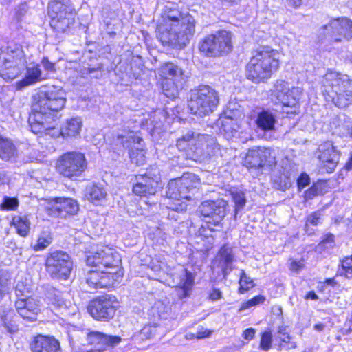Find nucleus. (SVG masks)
Masks as SVG:
<instances>
[{"label":"nucleus","mask_w":352,"mask_h":352,"mask_svg":"<svg viewBox=\"0 0 352 352\" xmlns=\"http://www.w3.org/2000/svg\"><path fill=\"white\" fill-rule=\"evenodd\" d=\"M217 124L228 138L234 136L239 129L237 120L232 118L228 113H226L224 116L219 118L217 121Z\"/></svg>","instance_id":"nucleus-30"},{"label":"nucleus","mask_w":352,"mask_h":352,"mask_svg":"<svg viewBox=\"0 0 352 352\" xmlns=\"http://www.w3.org/2000/svg\"><path fill=\"white\" fill-rule=\"evenodd\" d=\"M319 32L323 37L328 35L333 42L349 41L352 39V21L346 17L331 19L320 28Z\"/></svg>","instance_id":"nucleus-16"},{"label":"nucleus","mask_w":352,"mask_h":352,"mask_svg":"<svg viewBox=\"0 0 352 352\" xmlns=\"http://www.w3.org/2000/svg\"><path fill=\"white\" fill-rule=\"evenodd\" d=\"M32 352H60L59 342L53 337L38 335L30 344Z\"/></svg>","instance_id":"nucleus-27"},{"label":"nucleus","mask_w":352,"mask_h":352,"mask_svg":"<svg viewBox=\"0 0 352 352\" xmlns=\"http://www.w3.org/2000/svg\"><path fill=\"white\" fill-rule=\"evenodd\" d=\"M194 283L195 276L192 272L185 270L184 274L181 276L178 285L179 295L181 298L188 297L190 295Z\"/></svg>","instance_id":"nucleus-31"},{"label":"nucleus","mask_w":352,"mask_h":352,"mask_svg":"<svg viewBox=\"0 0 352 352\" xmlns=\"http://www.w3.org/2000/svg\"><path fill=\"white\" fill-rule=\"evenodd\" d=\"M19 206V201L15 197H4L0 206L4 210H14Z\"/></svg>","instance_id":"nucleus-43"},{"label":"nucleus","mask_w":352,"mask_h":352,"mask_svg":"<svg viewBox=\"0 0 352 352\" xmlns=\"http://www.w3.org/2000/svg\"><path fill=\"white\" fill-rule=\"evenodd\" d=\"M239 284L240 287L239 289V292L241 294L249 290L254 286L252 279L248 277L243 270H242L241 273Z\"/></svg>","instance_id":"nucleus-42"},{"label":"nucleus","mask_w":352,"mask_h":352,"mask_svg":"<svg viewBox=\"0 0 352 352\" xmlns=\"http://www.w3.org/2000/svg\"><path fill=\"white\" fill-rule=\"evenodd\" d=\"M25 60L21 52L0 56V76L6 80L17 77L24 67Z\"/></svg>","instance_id":"nucleus-20"},{"label":"nucleus","mask_w":352,"mask_h":352,"mask_svg":"<svg viewBox=\"0 0 352 352\" xmlns=\"http://www.w3.org/2000/svg\"><path fill=\"white\" fill-rule=\"evenodd\" d=\"M137 182L133 186V192L138 196L155 195L159 186V178L139 175L136 177Z\"/></svg>","instance_id":"nucleus-26"},{"label":"nucleus","mask_w":352,"mask_h":352,"mask_svg":"<svg viewBox=\"0 0 352 352\" xmlns=\"http://www.w3.org/2000/svg\"><path fill=\"white\" fill-rule=\"evenodd\" d=\"M1 325L9 333H14L18 331V326L13 320L11 313L3 314L1 317Z\"/></svg>","instance_id":"nucleus-39"},{"label":"nucleus","mask_w":352,"mask_h":352,"mask_svg":"<svg viewBox=\"0 0 352 352\" xmlns=\"http://www.w3.org/2000/svg\"><path fill=\"white\" fill-rule=\"evenodd\" d=\"M345 168L348 170H352V153H351V157H350L349 161L347 162V163L345 165Z\"/></svg>","instance_id":"nucleus-61"},{"label":"nucleus","mask_w":352,"mask_h":352,"mask_svg":"<svg viewBox=\"0 0 352 352\" xmlns=\"http://www.w3.org/2000/svg\"><path fill=\"white\" fill-rule=\"evenodd\" d=\"M16 150L13 143L0 136V158L9 160L15 157Z\"/></svg>","instance_id":"nucleus-34"},{"label":"nucleus","mask_w":352,"mask_h":352,"mask_svg":"<svg viewBox=\"0 0 352 352\" xmlns=\"http://www.w3.org/2000/svg\"><path fill=\"white\" fill-rule=\"evenodd\" d=\"M86 342L87 345L91 346V348L80 349L79 352H106L109 349L119 344L121 338L98 331L88 330L86 333Z\"/></svg>","instance_id":"nucleus-17"},{"label":"nucleus","mask_w":352,"mask_h":352,"mask_svg":"<svg viewBox=\"0 0 352 352\" xmlns=\"http://www.w3.org/2000/svg\"><path fill=\"white\" fill-rule=\"evenodd\" d=\"M217 258L222 268L224 276H226L232 270V263L233 261V256L232 250L226 246L222 247L219 250Z\"/></svg>","instance_id":"nucleus-32"},{"label":"nucleus","mask_w":352,"mask_h":352,"mask_svg":"<svg viewBox=\"0 0 352 352\" xmlns=\"http://www.w3.org/2000/svg\"><path fill=\"white\" fill-rule=\"evenodd\" d=\"M159 74L164 79L162 83L164 94L168 98L178 96V84L183 80L182 69L173 63H165L159 69Z\"/></svg>","instance_id":"nucleus-14"},{"label":"nucleus","mask_w":352,"mask_h":352,"mask_svg":"<svg viewBox=\"0 0 352 352\" xmlns=\"http://www.w3.org/2000/svg\"><path fill=\"white\" fill-rule=\"evenodd\" d=\"M232 199L235 204L234 218L236 219L239 212L244 208L246 204L245 194L241 191L232 192Z\"/></svg>","instance_id":"nucleus-38"},{"label":"nucleus","mask_w":352,"mask_h":352,"mask_svg":"<svg viewBox=\"0 0 352 352\" xmlns=\"http://www.w3.org/2000/svg\"><path fill=\"white\" fill-rule=\"evenodd\" d=\"M41 64L44 69L47 72H54L56 71L55 64L50 62L47 58H43Z\"/></svg>","instance_id":"nucleus-52"},{"label":"nucleus","mask_w":352,"mask_h":352,"mask_svg":"<svg viewBox=\"0 0 352 352\" xmlns=\"http://www.w3.org/2000/svg\"><path fill=\"white\" fill-rule=\"evenodd\" d=\"M303 0H287L288 4L294 8H298L302 3Z\"/></svg>","instance_id":"nucleus-58"},{"label":"nucleus","mask_w":352,"mask_h":352,"mask_svg":"<svg viewBox=\"0 0 352 352\" xmlns=\"http://www.w3.org/2000/svg\"><path fill=\"white\" fill-rule=\"evenodd\" d=\"M305 299H311L316 300L318 299V296L314 291H310L305 296Z\"/></svg>","instance_id":"nucleus-59"},{"label":"nucleus","mask_w":352,"mask_h":352,"mask_svg":"<svg viewBox=\"0 0 352 352\" xmlns=\"http://www.w3.org/2000/svg\"><path fill=\"white\" fill-rule=\"evenodd\" d=\"M45 210L47 214L54 217L67 218L77 214L79 205L74 199L56 197L47 201Z\"/></svg>","instance_id":"nucleus-18"},{"label":"nucleus","mask_w":352,"mask_h":352,"mask_svg":"<svg viewBox=\"0 0 352 352\" xmlns=\"http://www.w3.org/2000/svg\"><path fill=\"white\" fill-rule=\"evenodd\" d=\"M65 102V91L59 86H52L34 94L28 120L31 131L35 134L51 135V131L55 129L58 111L64 108ZM82 126L80 118H72L67 120L60 132L52 133V135L60 133L65 138H76L80 134Z\"/></svg>","instance_id":"nucleus-1"},{"label":"nucleus","mask_w":352,"mask_h":352,"mask_svg":"<svg viewBox=\"0 0 352 352\" xmlns=\"http://www.w3.org/2000/svg\"><path fill=\"white\" fill-rule=\"evenodd\" d=\"M176 146L190 159L200 162L210 159L219 150L214 136L195 130L188 131L177 140Z\"/></svg>","instance_id":"nucleus-4"},{"label":"nucleus","mask_w":352,"mask_h":352,"mask_svg":"<svg viewBox=\"0 0 352 352\" xmlns=\"http://www.w3.org/2000/svg\"><path fill=\"white\" fill-rule=\"evenodd\" d=\"M47 76L44 74L38 64L30 63L26 67L25 77L15 83V88L21 91L24 88L45 80Z\"/></svg>","instance_id":"nucleus-25"},{"label":"nucleus","mask_w":352,"mask_h":352,"mask_svg":"<svg viewBox=\"0 0 352 352\" xmlns=\"http://www.w3.org/2000/svg\"><path fill=\"white\" fill-rule=\"evenodd\" d=\"M324 328V325L322 323L316 324L314 325V329L317 331H322Z\"/></svg>","instance_id":"nucleus-62"},{"label":"nucleus","mask_w":352,"mask_h":352,"mask_svg":"<svg viewBox=\"0 0 352 352\" xmlns=\"http://www.w3.org/2000/svg\"><path fill=\"white\" fill-rule=\"evenodd\" d=\"M209 298L212 301L218 300L222 298V292L219 289L213 288Z\"/></svg>","instance_id":"nucleus-55"},{"label":"nucleus","mask_w":352,"mask_h":352,"mask_svg":"<svg viewBox=\"0 0 352 352\" xmlns=\"http://www.w3.org/2000/svg\"><path fill=\"white\" fill-rule=\"evenodd\" d=\"M316 195V190L314 188H309L306 192H305V197L309 199H311L313 197H314Z\"/></svg>","instance_id":"nucleus-60"},{"label":"nucleus","mask_w":352,"mask_h":352,"mask_svg":"<svg viewBox=\"0 0 352 352\" xmlns=\"http://www.w3.org/2000/svg\"><path fill=\"white\" fill-rule=\"evenodd\" d=\"M272 335L270 331L263 333L259 347L263 351H267L272 347Z\"/></svg>","instance_id":"nucleus-44"},{"label":"nucleus","mask_w":352,"mask_h":352,"mask_svg":"<svg viewBox=\"0 0 352 352\" xmlns=\"http://www.w3.org/2000/svg\"><path fill=\"white\" fill-rule=\"evenodd\" d=\"M325 283L329 285H334L336 283L334 278H327L325 280Z\"/></svg>","instance_id":"nucleus-63"},{"label":"nucleus","mask_w":352,"mask_h":352,"mask_svg":"<svg viewBox=\"0 0 352 352\" xmlns=\"http://www.w3.org/2000/svg\"><path fill=\"white\" fill-rule=\"evenodd\" d=\"M106 190L98 186L91 184L86 188L87 199L95 204L102 202L106 197Z\"/></svg>","instance_id":"nucleus-33"},{"label":"nucleus","mask_w":352,"mask_h":352,"mask_svg":"<svg viewBox=\"0 0 352 352\" xmlns=\"http://www.w3.org/2000/svg\"><path fill=\"white\" fill-rule=\"evenodd\" d=\"M73 267V261L66 252L56 250L48 253L45 259V270L53 278L67 279Z\"/></svg>","instance_id":"nucleus-11"},{"label":"nucleus","mask_w":352,"mask_h":352,"mask_svg":"<svg viewBox=\"0 0 352 352\" xmlns=\"http://www.w3.org/2000/svg\"><path fill=\"white\" fill-rule=\"evenodd\" d=\"M227 202L223 199L206 201L199 207V212L205 218V225L199 230L201 234L206 229L211 232L217 230L214 227H220L221 222L226 215Z\"/></svg>","instance_id":"nucleus-10"},{"label":"nucleus","mask_w":352,"mask_h":352,"mask_svg":"<svg viewBox=\"0 0 352 352\" xmlns=\"http://www.w3.org/2000/svg\"><path fill=\"white\" fill-rule=\"evenodd\" d=\"M87 168L84 154L71 151L61 155L56 162L57 171L65 177L73 179L82 175Z\"/></svg>","instance_id":"nucleus-8"},{"label":"nucleus","mask_w":352,"mask_h":352,"mask_svg":"<svg viewBox=\"0 0 352 352\" xmlns=\"http://www.w3.org/2000/svg\"><path fill=\"white\" fill-rule=\"evenodd\" d=\"M232 49V34L224 30L206 36L199 43V50L207 57L223 56Z\"/></svg>","instance_id":"nucleus-7"},{"label":"nucleus","mask_w":352,"mask_h":352,"mask_svg":"<svg viewBox=\"0 0 352 352\" xmlns=\"http://www.w3.org/2000/svg\"><path fill=\"white\" fill-rule=\"evenodd\" d=\"M322 83L327 101L339 108L346 107L352 101V79L348 75L330 71L324 74Z\"/></svg>","instance_id":"nucleus-5"},{"label":"nucleus","mask_w":352,"mask_h":352,"mask_svg":"<svg viewBox=\"0 0 352 352\" xmlns=\"http://www.w3.org/2000/svg\"><path fill=\"white\" fill-rule=\"evenodd\" d=\"M12 224L15 227L17 233L21 236H26L30 232V223L25 217H14Z\"/></svg>","instance_id":"nucleus-36"},{"label":"nucleus","mask_w":352,"mask_h":352,"mask_svg":"<svg viewBox=\"0 0 352 352\" xmlns=\"http://www.w3.org/2000/svg\"><path fill=\"white\" fill-rule=\"evenodd\" d=\"M52 238L50 234L43 232L41 233L36 241V243L33 246L35 251H40L45 249L52 243Z\"/></svg>","instance_id":"nucleus-40"},{"label":"nucleus","mask_w":352,"mask_h":352,"mask_svg":"<svg viewBox=\"0 0 352 352\" xmlns=\"http://www.w3.org/2000/svg\"><path fill=\"white\" fill-rule=\"evenodd\" d=\"M151 238L155 240L156 243H163L166 239V234L160 228L156 230L151 234Z\"/></svg>","instance_id":"nucleus-49"},{"label":"nucleus","mask_w":352,"mask_h":352,"mask_svg":"<svg viewBox=\"0 0 352 352\" xmlns=\"http://www.w3.org/2000/svg\"><path fill=\"white\" fill-rule=\"evenodd\" d=\"M54 297L52 298V302L60 308L67 307L70 302L67 301L65 299V294L55 289H54Z\"/></svg>","instance_id":"nucleus-45"},{"label":"nucleus","mask_w":352,"mask_h":352,"mask_svg":"<svg viewBox=\"0 0 352 352\" xmlns=\"http://www.w3.org/2000/svg\"><path fill=\"white\" fill-rule=\"evenodd\" d=\"M195 23L192 16L182 13L176 3L167 2L157 25V37L163 45L182 48L193 36Z\"/></svg>","instance_id":"nucleus-2"},{"label":"nucleus","mask_w":352,"mask_h":352,"mask_svg":"<svg viewBox=\"0 0 352 352\" xmlns=\"http://www.w3.org/2000/svg\"><path fill=\"white\" fill-rule=\"evenodd\" d=\"M318 159L322 167L328 173H333L340 159V153L336 149L332 142H325L318 147Z\"/></svg>","instance_id":"nucleus-23"},{"label":"nucleus","mask_w":352,"mask_h":352,"mask_svg":"<svg viewBox=\"0 0 352 352\" xmlns=\"http://www.w3.org/2000/svg\"><path fill=\"white\" fill-rule=\"evenodd\" d=\"M280 58L278 50L268 47L256 50L245 66L246 78L255 84L266 82L278 70Z\"/></svg>","instance_id":"nucleus-3"},{"label":"nucleus","mask_w":352,"mask_h":352,"mask_svg":"<svg viewBox=\"0 0 352 352\" xmlns=\"http://www.w3.org/2000/svg\"><path fill=\"white\" fill-rule=\"evenodd\" d=\"M15 307L23 319L30 322L36 320L41 311L39 301L33 298H19L15 302Z\"/></svg>","instance_id":"nucleus-24"},{"label":"nucleus","mask_w":352,"mask_h":352,"mask_svg":"<svg viewBox=\"0 0 352 352\" xmlns=\"http://www.w3.org/2000/svg\"><path fill=\"white\" fill-rule=\"evenodd\" d=\"M73 8L69 2L54 0L49 3L50 25L58 32H65L74 23Z\"/></svg>","instance_id":"nucleus-9"},{"label":"nucleus","mask_w":352,"mask_h":352,"mask_svg":"<svg viewBox=\"0 0 352 352\" xmlns=\"http://www.w3.org/2000/svg\"><path fill=\"white\" fill-rule=\"evenodd\" d=\"M245 165L251 169H262L264 166H272L275 159L271 157L270 151L265 148H252L250 149L245 158Z\"/></svg>","instance_id":"nucleus-22"},{"label":"nucleus","mask_w":352,"mask_h":352,"mask_svg":"<svg viewBox=\"0 0 352 352\" xmlns=\"http://www.w3.org/2000/svg\"><path fill=\"white\" fill-rule=\"evenodd\" d=\"M185 198H179V199H175L176 202L168 203V208L173 211L182 212L186 209L187 204L186 201H183Z\"/></svg>","instance_id":"nucleus-47"},{"label":"nucleus","mask_w":352,"mask_h":352,"mask_svg":"<svg viewBox=\"0 0 352 352\" xmlns=\"http://www.w3.org/2000/svg\"><path fill=\"white\" fill-rule=\"evenodd\" d=\"M121 259L119 254L107 246L98 247L87 257V264L98 270H110L118 272Z\"/></svg>","instance_id":"nucleus-13"},{"label":"nucleus","mask_w":352,"mask_h":352,"mask_svg":"<svg viewBox=\"0 0 352 352\" xmlns=\"http://www.w3.org/2000/svg\"><path fill=\"white\" fill-rule=\"evenodd\" d=\"M335 246L334 236L328 234L326 237L316 247V251L319 253L332 249Z\"/></svg>","instance_id":"nucleus-41"},{"label":"nucleus","mask_w":352,"mask_h":352,"mask_svg":"<svg viewBox=\"0 0 352 352\" xmlns=\"http://www.w3.org/2000/svg\"><path fill=\"white\" fill-rule=\"evenodd\" d=\"M305 267L303 261H292L290 263L289 269L290 270L298 272L301 270H302Z\"/></svg>","instance_id":"nucleus-53"},{"label":"nucleus","mask_w":352,"mask_h":352,"mask_svg":"<svg viewBox=\"0 0 352 352\" xmlns=\"http://www.w3.org/2000/svg\"><path fill=\"white\" fill-rule=\"evenodd\" d=\"M10 284V281L7 274H0V296L7 292Z\"/></svg>","instance_id":"nucleus-51"},{"label":"nucleus","mask_w":352,"mask_h":352,"mask_svg":"<svg viewBox=\"0 0 352 352\" xmlns=\"http://www.w3.org/2000/svg\"><path fill=\"white\" fill-rule=\"evenodd\" d=\"M210 335V331H208L207 330H203V329H202L201 330L197 331V334H196V338L200 339V338L208 337Z\"/></svg>","instance_id":"nucleus-57"},{"label":"nucleus","mask_w":352,"mask_h":352,"mask_svg":"<svg viewBox=\"0 0 352 352\" xmlns=\"http://www.w3.org/2000/svg\"><path fill=\"white\" fill-rule=\"evenodd\" d=\"M265 298L263 296L258 295L254 296L247 302H243L239 309V311H242L256 305L261 304L265 301Z\"/></svg>","instance_id":"nucleus-46"},{"label":"nucleus","mask_w":352,"mask_h":352,"mask_svg":"<svg viewBox=\"0 0 352 352\" xmlns=\"http://www.w3.org/2000/svg\"><path fill=\"white\" fill-rule=\"evenodd\" d=\"M118 307L119 302L116 296L105 295L91 300L88 311L97 320H109L114 317Z\"/></svg>","instance_id":"nucleus-15"},{"label":"nucleus","mask_w":352,"mask_h":352,"mask_svg":"<svg viewBox=\"0 0 352 352\" xmlns=\"http://www.w3.org/2000/svg\"><path fill=\"white\" fill-rule=\"evenodd\" d=\"M297 182L300 189L304 188L309 184V177L307 174H302L298 178Z\"/></svg>","instance_id":"nucleus-54"},{"label":"nucleus","mask_w":352,"mask_h":352,"mask_svg":"<svg viewBox=\"0 0 352 352\" xmlns=\"http://www.w3.org/2000/svg\"><path fill=\"white\" fill-rule=\"evenodd\" d=\"M322 220V215L320 212L317 211L312 214H311L309 216H308L306 223V226H308L309 224H311L312 226H317L319 223H321Z\"/></svg>","instance_id":"nucleus-50"},{"label":"nucleus","mask_w":352,"mask_h":352,"mask_svg":"<svg viewBox=\"0 0 352 352\" xmlns=\"http://www.w3.org/2000/svg\"><path fill=\"white\" fill-rule=\"evenodd\" d=\"M177 179L182 188V197L185 198L186 200L190 199L191 198L190 193L199 187V179L194 173H186Z\"/></svg>","instance_id":"nucleus-28"},{"label":"nucleus","mask_w":352,"mask_h":352,"mask_svg":"<svg viewBox=\"0 0 352 352\" xmlns=\"http://www.w3.org/2000/svg\"><path fill=\"white\" fill-rule=\"evenodd\" d=\"M342 267L344 275L347 278L352 277V258L346 257L342 261Z\"/></svg>","instance_id":"nucleus-48"},{"label":"nucleus","mask_w":352,"mask_h":352,"mask_svg":"<svg viewBox=\"0 0 352 352\" xmlns=\"http://www.w3.org/2000/svg\"><path fill=\"white\" fill-rule=\"evenodd\" d=\"M194 338H196V335L193 334V333H187L186 335V338L189 340V339H192Z\"/></svg>","instance_id":"nucleus-64"},{"label":"nucleus","mask_w":352,"mask_h":352,"mask_svg":"<svg viewBox=\"0 0 352 352\" xmlns=\"http://www.w3.org/2000/svg\"><path fill=\"white\" fill-rule=\"evenodd\" d=\"M301 94L300 87L290 89L283 80H276L272 89V96L283 104V111L287 114L296 113Z\"/></svg>","instance_id":"nucleus-12"},{"label":"nucleus","mask_w":352,"mask_h":352,"mask_svg":"<svg viewBox=\"0 0 352 352\" xmlns=\"http://www.w3.org/2000/svg\"><path fill=\"white\" fill-rule=\"evenodd\" d=\"M291 336L286 331L285 327H279L278 331L277 339L280 341L278 344V350L281 351L283 350H290L296 347V344L294 342L291 341Z\"/></svg>","instance_id":"nucleus-35"},{"label":"nucleus","mask_w":352,"mask_h":352,"mask_svg":"<svg viewBox=\"0 0 352 352\" xmlns=\"http://www.w3.org/2000/svg\"><path fill=\"white\" fill-rule=\"evenodd\" d=\"M182 188L178 179L170 180L167 186L166 195L169 199H179L182 197Z\"/></svg>","instance_id":"nucleus-37"},{"label":"nucleus","mask_w":352,"mask_h":352,"mask_svg":"<svg viewBox=\"0 0 352 352\" xmlns=\"http://www.w3.org/2000/svg\"><path fill=\"white\" fill-rule=\"evenodd\" d=\"M219 102L218 93L208 85H201L191 92L188 107L191 113L199 117L213 113Z\"/></svg>","instance_id":"nucleus-6"},{"label":"nucleus","mask_w":352,"mask_h":352,"mask_svg":"<svg viewBox=\"0 0 352 352\" xmlns=\"http://www.w3.org/2000/svg\"><path fill=\"white\" fill-rule=\"evenodd\" d=\"M255 330L253 328L245 329L243 333V337L247 340H251L255 335Z\"/></svg>","instance_id":"nucleus-56"},{"label":"nucleus","mask_w":352,"mask_h":352,"mask_svg":"<svg viewBox=\"0 0 352 352\" xmlns=\"http://www.w3.org/2000/svg\"><path fill=\"white\" fill-rule=\"evenodd\" d=\"M276 122V116L269 110H262L256 119L257 128L264 132L274 131Z\"/></svg>","instance_id":"nucleus-29"},{"label":"nucleus","mask_w":352,"mask_h":352,"mask_svg":"<svg viewBox=\"0 0 352 352\" xmlns=\"http://www.w3.org/2000/svg\"><path fill=\"white\" fill-rule=\"evenodd\" d=\"M120 278L118 272L96 269L88 271L85 281L90 289H98L113 285Z\"/></svg>","instance_id":"nucleus-21"},{"label":"nucleus","mask_w":352,"mask_h":352,"mask_svg":"<svg viewBox=\"0 0 352 352\" xmlns=\"http://www.w3.org/2000/svg\"><path fill=\"white\" fill-rule=\"evenodd\" d=\"M118 139L124 147L129 148V157L132 163L137 166L144 164L146 161L145 151L143 149V140L133 131H128L118 134Z\"/></svg>","instance_id":"nucleus-19"}]
</instances>
